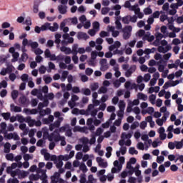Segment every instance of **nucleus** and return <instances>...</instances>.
Wrapping results in <instances>:
<instances>
[{
	"label": "nucleus",
	"instance_id": "nucleus-31",
	"mask_svg": "<svg viewBox=\"0 0 183 183\" xmlns=\"http://www.w3.org/2000/svg\"><path fill=\"white\" fill-rule=\"evenodd\" d=\"M19 102L22 105H28V100L26 99V97L25 96H23L19 98Z\"/></svg>",
	"mask_w": 183,
	"mask_h": 183
},
{
	"label": "nucleus",
	"instance_id": "nucleus-9",
	"mask_svg": "<svg viewBox=\"0 0 183 183\" xmlns=\"http://www.w3.org/2000/svg\"><path fill=\"white\" fill-rule=\"evenodd\" d=\"M171 49H172V46H171V44H169L165 47L164 46H159L157 51L162 54H167V52H168V51H171Z\"/></svg>",
	"mask_w": 183,
	"mask_h": 183
},
{
	"label": "nucleus",
	"instance_id": "nucleus-40",
	"mask_svg": "<svg viewBox=\"0 0 183 183\" xmlns=\"http://www.w3.org/2000/svg\"><path fill=\"white\" fill-rule=\"evenodd\" d=\"M13 59H11V62H16L18 61V59L19 58V53L16 51L12 54Z\"/></svg>",
	"mask_w": 183,
	"mask_h": 183
},
{
	"label": "nucleus",
	"instance_id": "nucleus-61",
	"mask_svg": "<svg viewBox=\"0 0 183 183\" xmlns=\"http://www.w3.org/2000/svg\"><path fill=\"white\" fill-rule=\"evenodd\" d=\"M49 25H51V24H49V23L44 24V25H42L41 26V31H46V30H48L49 28Z\"/></svg>",
	"mask_w": 183,
	"mask_h": 183
},
{
	"label": "nucleus",
	"instance_id": "nucleus-1",
	"mask_svg": "<svg viewBox=\"0 0 183 183\" xmlns=\"http://www.w3.org/2000/svg\"><path fill=\"white\" fill-rule=\"evenodd\" d=\"M177 3H173L170 5L171 10L169 11V15H175L177 14V9L179 8V6H182L183 1L182 0H176Z\"/></svg>",
	"mask_w": 183,
	"mask_h": 183
},
{
	"label": "nucleus",
	"instance_id": "nucleus-49",
	"mask_svg": "<svg viewBox=\"0 0 183 183\" xmlns=\"http://www.w3.org/2000/svg\"><path fill=\"white\" fill-rule=\"evenodd\" d=\"M79 182L80 183H85V182H86V175L85 174H80Z\"/></svg>",
	"mask_w": 183,
	"mask_h": 183
},
{
	"label": "nucleus",
	"instance_id": "nucleus-57",
	"mask_svg": "<svg viewBox=\"0 0 183 183\" xmlns=\"http://www.w3.org/2000/svg\"><path fill=\"white\" fill-rule=\"evenodd\" d=\"M6 159H7V161H14V154H12V153L7 154L6 155Z\"/></svg>",
	"mask_w": 183,
	"mask_h": 183
},
{
	"label": "nucleus",
	"instance_id": "nucleus-23",
	"mask_svg": "<svg viewBox=\"0 0 183 183\" xmlns=\"http://www.w3.org/2000/svg\"><path fill=\"white\" fill-rule=\"evenodd\" d=\"M81 94L86 97H89V95H91V89L88 88H82L81 89Z\"/></svg>",
	"mask_w": 183,
	"mask_h": 183
},
{
	"label": "nucleus",
	"instance_id": "nucleus-39",
	"mask_svg": "<svg viewBox=\"0 0 183 183\" xmlns=\"http://www.w3.org/2000/svg\"><path fill=\"white\" fill-rule=\"evenodd\" d=\"M98 88H99V84H98V83H93L90 84L91 91H97Z\"/></svg>",
	"mask_w": 183,
	"mask_h": 183
},
{
	"label": "nucleus",
	"instance_id": "nucleus-36",
	"mask_svg": "<svg viewBox=\"0 0 183 183\" xmlns=\"http://www.w3.org/2000/svg\"><path fill=\"white\" fill-rule=\"evenodd\" d=\"M157 51V49L155 47H153L152 49H146L144 50V54L147 55H149V54H154Z\"/></svg>",
	"mask_w": 183,
	"mask_h": 183
},
{
	"label": "nucleus",
	"instance_id": "nucleus-58",
	"mask_svg": "<svg viewBox=\"0 0 183 183\" xmlns=\"http://www.w3.org/2000/svg\"><path fill=\"white\" fill-rule=\"evenodd\" d=\"M161 32L164 35V36H168V33L167 31V26H162L161 27Z\"/></svg>",
	"mask_w": 183,
	"mask_h": 183
},
{
	"label": "nucleus",
	"instance_id": "nucleus-14",
	"mask_svg": "<svg viewBox=\"0 0 183 183\" xmlns=\"http://www.w3.org/2000/svg\"><path fill=\"white\" fill-rule=\"evenodd\" d=\"M66 45H63L60 47V51L64 52L66 55H69L72 53V50L69 47L65 46Z\"/></svg>",
	"mask_w": 183,
	"mask_h": 183
},
{
	"label": "nucleus",
	"instance_id": "nucleus-54",
	"mask_svg": "<svg viewBox=\"0 0 183 183\" xmlns=\"http://www.w3.org/2000/svg\"><path fill=\"white\" fill-rule=\"evenodd\" d=\"M68 105L71 108V109L75 108L76 107V102H74L73 100H70L68 102Z\"/></svg>",
	"mask_w": 183,
	"mask_h": 183
},
{
	"label": "nucleus",
	"instance_id": "nucleus-4",
	"mask_svg": "<svg viewBox=\"0 0 183 183\" xmlns=\"http://www.w3.org/2000/svg\"><path fill=\"white\" fill-rule=\"evenodd\" d=\"M138 19V17L137 15H133V16H131V15H127V16H125L122 18V21L123 22V24H129V22H132L133 24H135V22H137Z\"/></svg>",
	"mask_w": 183,
	"mask_h": 183
},
{
	"label": "nucleus",
	"instance_id": "nucleus-24",
	"mask_svg": "<svg viewBox=\"0 0 183 183\" xmlns=\"http://www.w3.org/2000/svg\"><path fill=\"white\" fill-rule=\"evenodd\" d=\"M130 9L134 12L135 15H138L141 12V9L138 7V4L132 6Z\"/></svg>",
	"mask_w": 183,
	"mask_h": 183
},
{
	"label": "nucleus",
	"instance_id": "nucleus-45",
	"mask_svg": "<svg viewBox=\"0 0 183 183\" xmlns=\"http://www.w3.org/2000/svg\"><path fill=\"white\" fill-rule=\"evenodd\" d=\"M45 84H51L52 82V77L48 76H44L43 78Z\"/></svg>",
	"mask_w": 183,
	"mask_h": 183
},
{
	"label": "nucleus",
	"instance_id": "nucleus-41",
	"mask_svg": "<svg viewBox=\"0 0 183 183\" xmlns=\"http://www.w3.org/2000/svg\"><path fill=\"white\" fill-rule=\"evenodd\" d=\"M21 79L23 82H28L29 81V75L24 74L21 75Z\"/></svg>",
	"mask_w": 183,
	"mask_h": 183
},
{
	"label": "nucleus",
	"instance_id": "nucleus-16",
	"mask_svg": "<svg viewBox=\"0 0 183 183\" xmlns=\"http://www.w3.org/2000/svg\"><path fill=\"white\" fill-rule=\"evenodd\" d=\"M92 124H94V119L92 118L88 119L86 125H88L89 131H95V126L92 125Z\"/></svg>",
	"mask_w": 183,
	"mask_h": 183
},
{
	"label": "nucleus",
	"instance_id": "nucleus-17",
	"mask_svg": "<svg viewBox=\"0 0 183 183\" xmlns=\"http://www.w3.org/2000/svg\"><path fill=\"white\" fill-rule=\"evenodd\" d=\"M77 38H78V39H84L85 41H86V39H89V36H88V34H86V33L80 31L77 34Z\"/></svg>",
	"mask_w": 183,
	"mask_h": 183
},
{
	"label": "nucleus",
	"instance_id": "nucleus-48",
	"mask_svg": "<svg viewBox=\"0 0 183 183\" xmlns=\"http://www.w3.org/2000/svg\"><path fill=\"white\" fill-rule=\"evenodd\" d=\"M78 44H74L72 46V50H71V54H78Z\"/></svg>",
	"mask_w": 183,
	"mask_h": 183
},
{
	"label": "nucleus",
	"instance_id": "nucleus-47",
	"mask_svg": "<svg viewBox=\"0 0 183 183\" xmlns=\"http://www.w3.org/2000/svg\"><path fill=\"white\" fill-rule=\"evenodd\" d=\"M108 92V89L105 86H102L98 90V94H107Z\"/></svg>",
	"mask_w": 183,
	"mask_h": 183
},
{
	"label": "nucleus",
	"instance_id": "nucleus-22",
	"mask_svg": "<svg viewBox=\"0 0 183 183\" xmlns=\"http://www.w3.org/2000/svg\"><path fill=\"white\" fill-rule=\"evenodd\" d=\"M132 134H133V132H129V133H125V132H123L122 134V136H121V138H122V139H124V140H126V139H130V138H132Z\"/></svg>",
	"mask_w": 183,
	"mask_h": 183
},
{
	"label": "nucleus",
	"instance_id": "nucleus-18",
	"mask_svg": "<svg viewBox=\"0 0 183 183\" xmlns=\"http://www.w3.org/2000/svg\"><path fill=\"white\" fill-rule=\"evenodd\" d=\"M16 175H19V178H25L29 175V172L19 169Z\"/></svg>",
	"mask_w": 183,
	"mask_h": 183
},
{
	"label": "nucleus",
	"instance_id": "nucleus-5",
	"mask_svg": "<svg viewBox=\"0 0 183 183\" xmlns=\"http://www.w3.org/2000/svg\"><path fill=\"white\" fill-rule=\"evenodd\" d=\"M62 136L59 133V132H56L54 130V132L50 134L48 137V139L50 142L54 141V142H59V140L61 139Z\"/></svg>",
	"mask_w": 183,
	"mask_h": 183
},
{
	"label": "nucleus",
	"instance_id": "nucleus-26",
	"mask_svg": "<svg viewBox=\"0 0 183 183\" xmlns=\"http://www.w3.org/2000/svg\"><path fill=\"white\" fill-rule=\"evenodd\" d=\"M39 4H41L40 1L34 2V5L33 7V11L34 14H38L39 11V9H38L39 7Z\"/></svg>",
	"mask_w": 183,
	"mask_h": 183
},
{
	"label": "nucleus",
	"instance_id": "nucleus-62",
	"mask_svg": "<svg viewBox=\"0 0 183 183\" xmlns=\"http://www.w3.org/2000/svg\"><path fill=\"white\" fill-rule=\"evenodd\" d=\"M165 38V35L161 34V33H157L156 34V39L157 41V42H159V41L161 40L162 38Z\"/></svg>",
	"mask_w": 183,
	"mask_h": 183
},
{
	"label": "nucleus",
	"instance_id": "nucleus-30",
	"mask_svg": "<svg viewBox=\"0 0 183 183\" xmlns=\"http://www.w3.org/2000/svg\"><path fill=\"white\" fill-rule=\"evenodd\" d=\"M58 28H59L58 23H54L53 26L49 25V29L52 32H55V31H58Z\"/></svg>",
	"mask_w": 183,
	"mask_h": 183
},
{
	"label": "nucleus",
	"instance_id": "nucleus-50",
	"mask_svg": "<svg viewBox=\"0 0 183 183\" xmlns=\"http://www.w3.org/2000/svg\"><path fill=\"white\" fill-rule=\"evenodd\" d=\"M107 154H106V157L107 158H110L111 157V155H112V147H107Z\"/></svg>",
	"mask_w": 183,
	"mask_h": 183
},
{
	"label": "nucleus",
	"instance_id": "nucleus-8",
	"mask_svg": "<svg viewBox=\"0 0 183 183\" xmlns=\"http://www.w3.org/2000/svg\"><path fill=\"white\" fill-rule=\"evenodd\" d=\"M99 64L101 71H105L108 69V68H109V64H108L107 59H102L99 61Z\"/></svg>",
	"mask_w": 183,
	"mask_h": 183
},
{
	"label": "nucleus",
	"instance_id": "nucleus-59",
	"mask_svg": "<svg viewBox=\"0 0 183 183\" xmlns=\"http://www.w3.org/2000/svg\"><path fill=\"white\" fill-rule=\"evenodd\" d=\"M151 80V74H149V73L148 74H144V77H143V81L144 82H148L149 81Z\"/></svg>",
	"mask_w": 183,
	"mask_h": 183
},
{
	"label": "nucleus",
	"instance_id": "nucleus-27",
	"mask_svg": "<svg viewBox=\"0 0 183 183\" xmlns=\"http://www.w3.org/2000/svg\"><path fill=\"white\" fill-rule=\"evenodd\" d=\"M79 169L80 171H82L83 174L88 172V168L86 167V165H85V163L84 162L80 164Z\"/></svg>",
	"mask_w": 183,
	"mask_h": 183
},
{
	"label": "nucleus",
	"instance_id": "nucleus-53",
	"mask_svg": "<svg viewBox=\"0 0 183 183\" xmlns=\"http://www.w3.org/2000/svg\"><path fill=\"white\" fill-rule=\"evenodd\" d=\"M125 106H126L125 102H124V100H120L119 102V109L125 110Z\"/></svg>",
	"mask_w": 183,
	"mask_h": 183
},
{
	"label": "nucleus",
	"instance_id": "nucleus-32",
	"mask_svg": "<svg viewBox=\"0 0 183 183\" xmlns=\"http://www.w3.org/2000/svg\"><path fill=\"white\" fill-rule=\"evenodd\" d=\"M69 74V72L68 71H64L62 72L61 76V81L62 82L65 81V79H66V78H68V75Z\"/></svg>",
	"mask_w": 183,
	"mask_h": 183
},
{
	"label": "nucleus",
	"instance_id": "nucleus-63",
	"mask_svg": "<svg viewBox=\"0 0 183 183\" xmlns=\"http://www.w3.org/2000/svg\"><path fill=\"white\" fill-rule=\"evenodd\" d=\"M93 29L97 31V32L99 31V22L95 21L93 23Z\"/></svg>",
	"mask_w": 183,
	"mask_h": 183
},
{
	"label": "nucleus",
	"instance_id": "nucleus-33",
	"mask_svg": "<svg viewBox=\"0 0 183 183\" xmlns=\"http://www.w3.org/2000/svg\"><path fill=\"white\" fill-rule=\"evenodd\" d=\"M29 46H31L33 49H36L39 46L38 42L32 41V40L29 41Z\"/></svg>",
	"mask_w": 183,
	"mask_h": 183
},
{
	"label": "nucleus",
	"instance_id": "nucleus-46",
	"mask_svg": "<svg viewBox=\"0 0 183 183\" xmlns=\"http://www.w3.org/2000/svg\"><path fill=\"white\" fill-rule=\"evenodd\" d=\"M97 114H98V109H94L93 110H91L90 112L86 113V115H91L92 117H97Z\"/></svg>",
	"mask_w": 183,
	"mask_h": 183
},
{
	"label": "nucleus",
	"instance_id": "nucleus-11",
	"mask_svg": "<svg viewBox=\"0 0 183 183\" xmlns=\"http://www.w3.org/2000/svg\"><path fill=\"white\" fill-rule=\"evenodd\" d=\"M107 31L112 33V35L113 38H117V36H119V31L115 30V26H108Z\"/></svg>",
	"mask_w": 183,
	"mask_h": 183
},
{
	"label": "nucleus",
	"instance_id": "nucleus-64",
	"mask_svg": "<svg viewBox=\"0 0 183 183\" xmlns=\"http://www.w3.org/2000/svg\"><path fill=\"white\" fill-rule=\"evenodd\" d=\"M129 104L132 105L133 107L134 105H139V99H134L133 102L132 101H129Z\"/></svg>",
	"mask_w": 183,
	"mask_h": 183
},
{
	"label": "nucleus",
	"instance_id": "nucleus-15",
	"mask_svg": "<svg viewBox=\"0 0 183 183\" xmlns=\"http://www.w3.org/2000/svg\"><path fill=\"white\" fill-rule=\"evenodd\" d=\"M122 155H125L127 154V147L122 146L120 147L119 151H117L116 155L117 157H119Z\"/></svg>",
	"mask_w": 183,
	"mask_h": 183
},
{
	"label": "nucleus",
	"instance_id": "nucleus-29",
	"mask_svg": "<svg viewBox=\"0 0 183 183\" xmlns=\"http://www.w3.org/2000/svg\"><path fill=\"white\" fill-rule=\"evenodd\" d=\"M54 164H56V168L60 169L62 168V166L64 165V162H62V160L59 158V157H58V160L54 162Z\"/></svg>",
	"mask_w": 183,
	"mask_h": 183
},
{
	"label": "nucleus",
	"instance_id": "nucleus-13",
	"mask_svg": "<svg viewBox=\"0 0 183 183\" xmlns=\"http://www.w3.org/2000/svg\"><path fill=\"white\" fill-rule=\"evenodd\" d=\"M36 171H39V172H41L40 177L44 176V172L45 177L44 179H41L42 183H48V179H46L48 178V176H46V169H37Z\"/></svg>",
	"mask_w": 183,
	"mask_h": 183
},
{
	"label": "nucleus",
	"instance_id": "nucleus-37",
	"mask_svg": "<svg viewBox=\"0 0 183 183\" xmlns=\"http://www.w3.org/2000/svg\"><path fill=\"white\" fill-rule=\"evenodd\" d=\"M35 122L36 121L31 119V117H27L26 120V122H27L30 127H34V125H35Z\"/></svg>",
	"mask_w": 183,
	"mask_h": 183
},
{
	"label": "nucleus",
	"instance_id": "nucleus-2",
	"mask_svg": "<svg viewBox=\"0 0 183 183\" xmlns=\"http://www.w3.org/2000/svg\"><path fill=\"white\" fill-rule=\"evenodd\" d=\"M15 168H18L17 163H12L11 166H9L6 168L7 174H10L11 177H12L13 178H14V177H16V174H18V172L19 171V169L13 171L12 169H15Z\"/></svg>",
	"mask_w": 183,
	"mask_h": 183
},
{
	"label": "nucleus",
	"instance_id": "nucleus-12",
	"mask_svg": "<svg viewBox=\"0 0 183 183\" xmlns=\"http://www.w3.org/2000/svg\"><path fill=\"white\" fill-rule=\"evenodd\" d=\"M135 71H137V66H135V65L132 66L129 69H128L126 71L125 76H127V78H129V76H131L132 75V74H134V72H135Z\"/></svg>",
	"mask_w": 183,
	"mask_h": 183
},
{
	"label": "nucleus",
	"instance_id": "nucleus-20",
	"mask_svg": "<svg viewBox=\"0 0 183 183\" xmlns=\"http://www.w3.org/2000/svg\"><path fill=\"white\" fill-rule=\"evenodd\" d=\"M11 112H21L22 109L21 107L15 106L14 104H11L10 106Z\"/></svg>",
	"mask_w": 183,
	"mask_h": 183
},
{
	"label": "nucleus",
	"instance_id": "nucleus-21",
	"mask_svg": "<svg viewBox=\"0 0 183 183\" xmlns=\"http://www.w3.org/2000/svg\"><path fill=\"white\" fill-rule=\"evenodd\" d=\"M137 98L138 99H142V101H147L148 99V96L142 92H139L137 94Z\"/></svg>",
	"mask_w": 183,
	"mask_h": 183
},
{
	"label": "nucleus",
	"instance_id": "nucleus-28",
	"mask_svg": "<svg viewBox=\"0 0 183 183\" xmlns=\"http://www.w3.org/2000/svg\"><path fill=\"white\" fill-rule=\"evenodd\" d=\"M4 152H5V154H9V152H11V143L7 142L4 144Z\"/></svg>",
	"mask_w": 183,
	"mask_h": 183
},
{
	"label": "nucleus",
	"instance_id": "nucleus-42",
	"mask_svg": "<svg viewBox=\"0 0 183 183\" xmlns=\"http://www.w3.org/2000/svg\"><path fill=\"white\" fill-rule=\"evenodd\" d=\"M79 141L83 144V145H88V144H89V139L87 137L81 138Z\"/></svg>",
	"mask_w": 183,
	"mask_h": 183
},
{
	"label": "nucleus",
	"instance_id": "nucleus-7",
	"mask_svg": "<svg viewBox=\"0 0 183 183\" xmlns=\"http://www.w3.org/2000/svg\"><path fill=\"white\" fill-rule=\"evenodd\" d=\"M44 175L41 177V172L39 171H36V174H32L29 177V179L31 181H38V179H44L45 178V172H43Z\"/></svg>",
	"mask_w": 183,
	"mask_h": 183
},
{
	"label": "nucleus",
	"instance_id": "nucleus-38",
	"mask_svg": "<svg viewBox=\"0 0 183 183\" xmlns=\"http://www.w3.org/2000/svg\"><path fill=\"white\" fill-rule=\"evenodd\" d=\"M109 31H102L100 33H99V36L101 38H105L107 36H109Z\"/></svg>",
	"mask_w": 183,
	"mask_h": 183
},
{
	"label": "nucleus",
	"instance_id": "nucleus-44",
	"mask_svg": "<svg viewBox=\"0 0 183 183\" xmlns=\"http://www.w3.org/2000/svg\"><path fill=\"white\" fill-rule=\"evenodd\" d=\"M175 147L177 149H181L183 147V139L181 142H175Z\"/></svg>",
	"mask_w": 183,
	"mask_h": 183
},
{
	"label": "nucleus",
	"instance_id": "nucleus-25",
	"mask_svg": "<svg viewBox=\"0 0 183 183\" xmlns=\"http://www.w3.org/2000/svg\"><path fill=\"white\" fill-rule=\"evenodd\" d=\"M66 8H67L66 6L59 5L58 6L59 12L62 15L65 14V13L66 12Z\"/></svg>",
	"mask_w": 183,
	"mask_h": 183
},
{
	"label": "nucleus",
	"instance_id": "nucleus-19",
	"mask_svg": "<svg viewBox=\"0 0 183 183\" xmlns=\"http://www.w3.org/2000/svg\"><path fill=\"white\" fill-rule=\"evenodd\" d=\"M55 40L54 42L57 45H59L60 44H62V41H61V38H62V35L59 33H56L54 36Z\"/></svg>",
	"mask_w": 183,
	"mask_h": 183
},
{
	"label": "nucleus",
	"instance_id": "nucleus-52",
	"mask_svg": "<svg viewBox=\"0 0 183 183\" xmlns=\"http://www.w3.org/2000/svg\"><path fill=\"white\" fill-rule=\"evenodd\" d=\"M19 92L18 90H13L11 92V98L12 99L15 100L18 98Z\"/></svg>",
	"mask_w": 183,
	"mask_h": 183
},
{
	"label": "nucleus",
	"instance_id": "nucleus-60",
	"mask_svg": "<svg viewBox=\"0 0 183 183\" xmlns=\"http://www.w3.org/2000/svg\"><path fill=\"white\" fill-rule=\"evenodd\" d=\"M97 32L98 31L97 30H95L94 29H92L88 31V34H89V35H90V36H95V35L97 34Z\"/></svg>",
	"mask_w": 183,
	"mask_h": 183
},
{
	"label": "nucleus",
	"instance_id": "nucleus-55",
	"mask_svg": "<svg viewBox=\"0 0 183 183\" xmlns=\"http://www.w3.org/2000/svg\"><path fill=\"white\" fill-rule=\"evenodd\" d=\"M28 86L29 88H34L35 86V83H34L32 77H29V79Z\"/></svg>",
	"mask_w": 183,
	"mask_h": 183
},
{
	"label": "nucleus",
	"instance_id": "nucleus-3",
	"mask_svg": "<svg viewBox=\"0 0 183 183\" xmlns=\"http://www.w3.org/2000/svg\"><path fill=\"white\" fill-rule=\"evenodd\" d=\"M123 32V39L127 41L131 38L132 32V26H126L124 29H122Z\"/></svg>",
	"mask_w": 183,
	"mask_h": 183
},
{
	"label": "nucleus",
	"instance_id": "nucleus-34",
	"mask_svg": "<svg viewBox=\"0 0 183 183\" xmlns=\"http://www.w3.org/2000/svg\"><path fill=\"white\" fill-rule=\"evenodd\" d=\"M23 158H24V161L28 162V161H29V159H34V154H24L23 156Z\"/></svg>",
	"mask_w": 183,
	"mask_h": 183
},
{
	"label": "nucleus",
	"instance_id": "nucleus-6",
	"mask_svg": "<svg viewBox=\"0 0 183 183\" xmlns=\"http://www.w3.org/2000/svg\"><path fill=\"white\" fill-rule=\"evenodd\" d=\"M63 40L61 45H68L69 44H74V39L69 36V34H64L62 35Z\"/></svg>",
	"mask_w": 183,
	"mask_h": 183
},
{
	"label": "nucleus",
	"instance_id": "nucleus-10",
	"mask_svg": "<svg viewBox=\"0 0 183 183\" xmlns=\"http://www.w3.org/2000/svg\"><path fill=\"white\" fill-rule=\"evenodd\" d=\"M96 161L99 164V167H101V168H107L108 167V163L102 157H97Z\"/></svg>",
	"mask_w": 183,
	"mask_h": 183
},
{
	"label": "nucleus",
	"instance_id": "nucleus-35",
	"mask_svg": "<svg viewBox=\"0 0 183 183\" xmlns=\"http://www.w3.org/2000/svg\"><path fill=\"white\" fill-rule=\"evenodd\" d=\"M162 9L169 15V11H171V9H169V3H165L162 6Z\"/></svg>",
	"mask_w": 183,
	"mask_h": 183
},
{
	"label": "nucleus",
	"instance_id": "nucleus-51",
	"mask_svg": "<svg viewBox=\"0 0 183 183\" xmlns=\"http://www.w3.org/2000/svg\"><path fill=\"white\" fill-rule=\"evenodd\" d=\"M0 126H1V132H3V134H6V123H5V122H2L1 124H0Z\"/></svg>",
	"mask_w": 183,
	"mask_h": 183
},
{
	"label": "nucleus",
	"instance_id": "nucleus-43",
	"mask_svg": "<svg viewBox=\"0 0 183 183\" xmlns=\"http://www.w3.org/2000/svg\"><path fill=\"white\" fill-rule=\"evenodd\" d=\"M59 175L58 173H55L54 175L51 177V183H58Z\"/></svg>",
	"mask_w": 183,
	"mask_h": 183
},
{
	"label": "nucleus",
	"instance_id": "nucleus-56",
	"mask_svg": "<svg viewBox=\"0 0 183 183\" xmlns=\"http://www.w3.org/2000/svg\"><path fill=\"white\" fill-rule=\"evenodd\" d=\"M149 102H151V104H152L154 105L155 104V99H157V96H155L154 94H151L149 97Z\"/></svg>",
	"mask_w": 183,
	"mask_h": 183
}]
</instances>
